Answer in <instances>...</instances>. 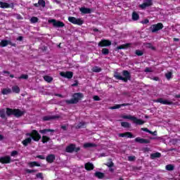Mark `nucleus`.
I'll use <instances>...</instances> for the list:
<instances>
[{"instance_id": "c9c22d12", "label": "nucleus", "mask_w": 180, "mask_h": 180, "mask_svg": "<svg viewBox=\"0 0 180 180\" xmlns=\"http://www.w3.org/2000/svg\"><path fill=\"white\" fill-rule=\"evenodd\" d=\"M38 4L41 5L43 8L46 6V2L44 0H39Z\"/></svg>"}, {"instance_id": "3c124183", "label": "nucleus", "mask_w": 180, "mask_h": 180, "mask_svg": "<svg viewBox=\"0 0 180 180\" xmlns=\"http://www.w3.org/2000/svg\"><path fill=\"white\" fill-rule=\"evenodd\" d=\"M42 176H43V174H41V173H39L37 174V178H42Z\"/></svg>"}, {"instance_id": "58836bf2", "label": "nucleus", "mask_w": 180, "mask_h": 180, "mask_svg": "<svg viewBox=\"0 0 180 180\" xmlns=\"http://www.w3.org/2000/svg\"><path fill=\"white\" fill-rule=\"evenodd\" d=\"M39 20V19L37 17H32L30 19L31 23H37V22Z\"/></svg>"}, {"instance_id": "cd10ccee", "label": "nucleus", "mask_w": 180, "mask_h": 180, "mask_svg": "<svg viewBox=\"0 0 180 180\" xmlns=\"http://www.w3.org/2000/svg\"><path fill=\"white\" fill-rule=\"evenodd\" d=\"M174 168H175V167L173 165H166V169L167 171H174Z\"/></svg>"}, {"instance_id": "f8f14e48", "label": "nucleus", "mask_w": 180, "mask_h": 180, "mask_svg": "<svg viewBox=\"0 0 180 180\" xmlns=\"http://www.w3.org/2000/svg\"><path fill=\"white\" fill-rule=\"evenodd\" d=\"M155 102L158 103H161L162 105H171V103H172L171 101L163 98H158L157 100H155Z\"/></svg>"}, {"instance_id": "c85d7f7f", "label": "nucleus", "mask_w": 180, "mask_h": 180, "mask_svg": "<svg viewBox=\"0 0 180 180\" xmlns=\"http://www.w3.org/2000/svg\"><path fill=\"white\" fill-rule=\"evenodd\" d=\"M122 106H127V104L116 105L115 106L110 107V109H119L122 108Z\"/></svg>"}, {"instance_id": "4468645a", "label": "nucleus", "mask_w": 180, "mask_h": 180, "mask_svg": "<svg viewBox=\"0 0 180 180\" xmlns=\"http://www.w3.org/2000/svg\"><path fill=\"white\" fill-rule=\"evenodd\" d=\"M0 8H13V4H8L3 1H0Z\"/></svg>"}, {"instance_id": "f704fd0d", "label": "nucleus", "mask_w": 180, "mask_h": 180, "mask_svg": "<svg viewBox=\"0 0 180 180\" xmlns=\"http://www.w3.org/2000/svg\"><path fill=\"white\" fill-rule=\"evenodd\" d=\"M49 140H50V138H49L47 136H42V143H47Z\"/></svg>"}, {"instance_id": "864d4df0", "label": "nucleus", "mask_w": 180, "mask_h": 180, "mask_svg": "<svg viewBox=\"0 0 180 180\" xmlns=\"http://www.w3.org/2000/svg\"><path fill=\"white\" fill-rule=\"evenodd\" d=\"M26 172H27V174H30L32 172H34V170L27 169Z\"/></svg>"}, {"instance_id": "4be33fe9", "label": "nucleus", "mask_w": 180, "mask_h": 180, "mask_svg": "<svg viewBox=\"0 0 180 180\" xmlns=\"http://www.w3.org/2000/svg\"><path fill=\"white\" fill-rule=\"evenodd\" d=\"M84 148H91L92 147H96V145L94 143H87L84 144Z\"/></svg>"}, {"instance_id": "5fc2aeb1", "label": "nucleus", "mask_w": 180, "mask_h": 180, "mask_svg": "<svg viewBox=\"0 0 180 180\" xmlns=\"http://www.w3.org/2000/svg\"><path fill=\"white\" fill-rule=\"evenodd\" d=\"M141 130H143V131H146L147 133H148V131H150V130H148V129H147V128H142Z\"/></svg>"}, {"instance_id": "c03bdc74", "label": "nucleus", "mask_w": 180, "mask_h": 180, "mask_svg": "<svg viewBox=\"0 0 180 180\" xmlns=\"http://www.w3.org/2000/svg\"><path fill=\"white\" fill-rule=\"evenodd\" d=\"M18 155V151L13 150L11 152V157H16Z\"/></svg>"}, {"instance_id": "8fccbe9b", "label": "nucleus", "mask_w": 180, "mask_h": 180, "mask_svg": "<svg viewBox=\"0 0 180 180\" xmlns=\"http://www.w3.org/2000/svg\"><path fill=\"white\" fill-rule=\"evenodd\" d=\"M93 98L94 101H101V99L99 98V96H94Z\"/></svg>"}, {"instance_id": "79ce46f5", "label": "nucleus", "mask_w": 180, "mask_h": 180, "mask_svg": "<svg viewBox=\"0 0 180 180\" xmlns=\"http://www.w3.org/2000/svg\"><path fill=\"white\" fill-rule=\"evenodd\" d=\"M153 71H154L153 68H146L145 69V72H153Z\"/></svg>"}, {"instance_id": "aec40b11", "label": "nucleus", "mask_w": 180, "mask_h": 180, "mask_svg": "<svg viewBox=\"0 0 180 180\" xmlns=\"http://www.w3.org/2000/svg\"><path fill=\"white\" fill-rule=\"evenodd\" d=\"M11 92L12 90L9 88L3 89L1 91V94H3V95H9Z\"/></svg>"}, {"instance_id": "f3484780", "label": "nucleus", "mask_w": 180, "mask_h": 180, "mask_svg": "<svg viewBox=\"0 0 180 180\" xmlns=\"http://www.w3.org/2000/svg\"><path fill=\"white\" fill-rule=\"evenodd\" d=\"M80 12H82V13H91V12H92V10H91V8H85V7H82L79 8Z\"/></svg>"}, {"instance_id": "5701e85b", "label": "nucleus", "mask_w": 180, "mask_h": 180, "mask_svg": "<svg viewBox=\"0 0 180 180\" xmlns=\"http://www.w3.org/2000/svg\"><path fill=\"white\" fill-rule=\"evenodd\" d=\"M13 92H15V94H19L20 92V89L18 86H14L12 87Z\"/></svg>"}, {"instance_id": "2f4dec72", "label": "nucleus", "mask_w": 180, "mask_h": 180, "mask_svg": "<svg viewBox=\"0 0 180 180\" xmlns=\"http://www.w3.org/2000/svg\"><path fill=\"white\" fill-rule=\"evenodd\" d=\"M49 131H52V132H53L54 131V130H53V129H42V130H40L39 131V133H41V134H46L47 132H49Z\"/></svg>"}, {"instance_id": "dca6fc26", "label": "nucleus", "mask_w": 180, "mask_h": 180, "mask_svg": "<svg viewBox=\"0 0 180 180\" xmlns=\"http://www.w3.org/2000/svg\"><path fill=\"white\" fill-rule=\"evenodd\" d=\"M135 141H136V143H140L141 144H147L149 143L148 140L147 139H141L140 137H137L135 139Z\"/></svg>"}, {"instance_id": "ddd939ff", "label": "nucleus", "mask_w": 180, "mask_h": 180, "mask_svg": "<svg viewBox=\"0 0 180 180\" xmlns=\"http://www.w3.org/2000/svg\"><path fill=\"white\" fill-rule=\"evenodd\" d=\"M151 5H153V1L146 0V1L143 4H141L139 6L141 8V9H144L147 8V6H151Z\"/></svg>"}, {"instance_id": "0e129e2a", "label": "nucleus", "mask_w": 180, "mask_h": 180, "mask_svg": "<svg viewBox=\"0 0 180 180\" xmlns=\"http://www.w3.org/2000/svg\"><path fill=\"white\" fill-rule=\"evenodd\" d=\"M118 49H124V47L123 46H120L118 47Z\"/></svg>"}, {"instance_id": "338daca9", "label": "nucleus", "mask_w": 180, "mask_h": 180, "mask_svg": "<svg viewBox=\"0 0 180 180\" xmlns=\"http://www.w3.org/2000/svg\"><path fill=\"white\" fill-rule=\"evenodd\" d=\"M148 133H150V134H154V133L151 131H149Z\"/></svg>"}, {"instance_id": "4c0bfd02", "label": "nucleus", "mask_w": 180, "mask_h": 180, "mask_svg": "<svg viewBox=\"0 0 180 180\" xmlns=\"http://www.w3.org/2000/svg\"><path fill=\"white\" fill-rule=\"evenodd\" d=\"M102 54H104L105 56H107V54H109V49L104 48L102 49Z\"/></svg>"}, {"instance_id": "052dcab7", "label": "nucleus", "mask_w": 180, "mask_h": 180, "mask_svg": "<svg viewBox=\"0 0 180 180\" xmlns=\"http://www.w3.org/2000/svg\"><path fill=\"white\" fill-rule=\"evenodd\" d=\"M82 126H84V124L83 123H80L78 126V127H82Z\"/></svg>"}, {"instance_id": "a18cd8bd", "label": "nucleus", "mask_w": 180, "mask_h": 180, "mask_svg": "<svg viewBox=\"0 0 180 180\" xmlns=\"http://www.w3.org/2000/svg\"><path fill=\"white\" fill-rule=\"evenodd\" d=\"M128 160H129V161H134V160H136V157L135 156H129Z\"/></svg>"}, {"instance_id": "4d7b16f0", "label": "nucleus", "mask_w": 180, "mask_h": 180, "mask_svg": "<svg viewBox=\"0 0 180 180\" xmlns=\"http://www.w3.org/2000/svg\"><path fill=\"white\" fill-rule=\"evenodd\" d=\"M5 74H6V75H9V72H8V71H4V72H3V75H5Z\"/></svg>"}, {"instance_id": "39448f33", "label": "nucleus", "mask_w": 180, "mask_h": 180, "mask_svg": "<svg viewBox=\"0 0 180 180\" xmlns=\"http://www.w3.org/2000/svg\"><path fill=\"white\" fill-rule=\"evenodd\" d=\"M82 98H84V94L82 93H77L73 95V98L68 100L66 102L67 103H78V101L79 99H82Z\"/></svg>"}, {"instance_id": "f257e3e1", "label": "nucleus", "mask_w": 180, "mask_h": 180, "mask_svg": "<svg viewBox=\"0 0 180 180\" xmlns=\"http://www.w3.org/2000/svg\"><path fill=\"white\" fill-rule=\"evenodd\" d=\"M26 136L27 138L22 141V143L25 146L30 144V143H32V140H34V141H39V140L41 139V136L36 130H33L31 134H27Z\"/></svg>"}, {"instance_id": "bf43d9fd", "label": "nucleus", "mask_w": 180, "mask_h": 180, "mask_svg": "<svg viewBox=\"0 0 180 180\" xmlns=\"http://www.w3.org/2000/svg\"><path fill=\"white\" fill-rule=\"evenodd\" d=\"M174 41H179V39L174 38Z\"/></svg>"}, {"instance_id": "69168bd1", "label": "nucleus", "mask_w": 180, "mask_h": 180, "mask_svg": "<svg viewBox=\"0 0 180 180\" xmlns=\"http://www.w3.org/2000/svg\"><path fill=\"white\" fill-rule=\"evenodd\" d=\"M4 139V136L2 135H0V140H2Z\"/></svg>"}, {"instance_id": "ea45409f", "label": "nucleus", "mask_w": 180, "mask_h": 180, "mask_svg": "<svg viewBox=\"0 0 180 180\" xmlns=\"http://www.w3.org/2000/svg\"><path fill=\"white\" fill-rule=\"evenodd\" d=\"M165 77L167 79H171V77H172V72H169L165 74Z\"/></svg>"}, {"instance_id": "1a4fd4ad", "label": "nucleus", "mask_w": 180, "mask_h": 180, "mask_svg": "<svg viewBox=\"0 0 180 180\" xmlns=\"http://www.w3.org/2000/svg\"><path fill=\"white\" fill-rule=\"evenodd\" d=\"M79 150V148H76L75 145L70 144L66 147V153H72V151H75V153H78Z\"/></svg>"}, {"instance_id": "9b49d317", "label": "nucleus", "mask_w": 180, "mask_h": 180, "mask_svg": "<svg viewBox=\"0 0 180 180\" xmlns=\"http://www.w3.org/2000/svg\"><path fill=\"white\" fill-rule=\"evenodd\" d=\"M60 75L61 77H63V78H68V79H71L74 74L72 73V72H60Z\"/></svg>"}, {"instance_id": "bb28decb", "label": "nucleus", "mask_w": 180, "mask_h": 180, "mask_svg": "<svg viewBox=\"0 0 180 180\" xmlns=\"http://www.w3.org/2000/svg\"><path fill=\"white\" fill-rule=\"evenodd\" d=\"M44 79L46 82H51V81H53V77H51L49 75H46V76L44 77Z\"/></svg>"}, {"instance_id": "2eb2a0df", "label": "nucleus", "mask_w": 180, "mask_h": 180, "mask_svg": "<svg viewBox=\"0 0 180 180\" xmlns=\"http://www.w3.org/2000/svg\"><path fill=\"white\" fill-rule=\"evenodd\" d=\"M0 162L2 164H9L11 162V157L5 156L3 158H0Z\"/></svg>"}, {"instance_id": "a878e982", "label": "nucleus", "mask_w": 180, "mask_h": 180, "mask_svg": "<svg viewBox=\"0 0 180 180\" xmlns=\"http://www.w3.org/2000/svg\"><path fill=\"white\" fill-rule=\"evenodd\" d=\"M91 70L94 72H101L102 71V69L98 66L93 67Z\"/></svg>"}, {"instance_id": "20e7f679", "label": "nucleus", "mask_w": 180, "mask_h": 180, "mask_svg": "<svg viewBox=\"0 0 180 180\" xmlns=\"http://www.w3.org/2000/svg\"><path fill=\"white\" fill-rule=\"evenodd\" d=\"M23 111H20L18 109H11V108H7L6 109V115L8 116H11V115H13L16 117H20V116H22L23 115Z\"/></svg>"}, {"instance_id": "13d9d810", "label": "nucleus", "mask_w": 180, "mask_h": 180, "mask_svg": "<svg viewBox=\"0 0 180 180\" xmlns=\"http://www.w3.org/2000/svg\"><path fill=\"white\" fill-rule=\"evenodd\" d=\"M153 81H158L159 79L158 77H153Z\"/></svg>"}, {"instance_id": "9d476101", "label": "nucleus", "mask_w": 180, "mask_h": 180, "mask_svg": "<svg viewBox=\"0 0 180 180\" xmlns=\"http://www.w3.org/2000/svg\"><path fill=\"white\" fill-rule=\"evenodd\" d=\"M112 44V42L110 40L108 39H103L98 43L99 47H108V46H110Z\"/></svg>"}, {"instance_id": "423d86ee", "label": "nucleus", "mask_w": 180, "mask_h": 180, "mask_svg": "<svg viewBox=\"0 0 180 180\" xmlns=\"http://www.w3.org/2000/svg\"><path fill=\"white\" fill-rule=\"evenodd\" d=\"M68 20L70 23H72L73 25H78L79 26H81V25H83L84 23V20L82 19L76 18L75 17H69Z\"/></svg>"}, {"instance_id": "0eeeda50", "label": "nucleus", "mask_w": 180, "mask_h": 180, "mask_svg": "<svg viewBox=\"0 0 180 180\" xmlns=\"http://www.w3.org/2000/svg\"><path fill=\"white\" fill-rule=\"evenodd\" d=\"M162 27H164V25H162V23L159 22L156 25H151L150 30H151L152 33H155V32H158V30H161V29H162Z\"/></svg>"}, {"instance_id": "a211bd4d", "label": "nucleus", "mask_w": 180, "mask_h": 180, "mask_svg": "<svg viewBox=\"0 0 180 180\" xmlns=\"http://www.w3.org/2000/svg\"><path fill=\"white\" fill-rule=\"evenodd\" d=\"M119 136L120 137H127L128 139H132L133 134H131V133H130V132H126L124 134H120Z\"/></svg>"}, {"instance_id": "09e8293b", "label": "nucleus", "mask_w": 180, "mask_h": 180, "mask_svg": "<svg viewBox=\"0 0 180 180\" xmlns=\"http://www.w3.org/2000/svg\"><path fill=\"white\" fill-rule=\"evenodd\" d=\"M107 167H109V168L112 167V166L113 165V162H108L106 164Z\"/></svg>"}, {"instance_id": "774afa93", "label": "nucleus", "mask_w": 180, "mask_h": 180, "mask_svg": "<svg viewBox=\"0 0 180 180\" xmlns=\"http://www.w3.org/2000/svg\"><path fill=\"white\" fill-rule=\"evenodd\" d=\"M39 3L38 4H35L34 6L37 7V6H39Z\"/></svg>"}, {"instance_id": "6e6d98bb", "label": "nucleus", "mask_w": 180, "mask_h": 180, "mask_svg": "<svg viewBox=\"0 0 180 180\" xmlns=\"http://www.w3.org/2000/svg\"><path fill=\"white\" fill-rule=\"evenodd\" d=\"M17 40H18L19 41H22V40H23V37H19L18 38H17Z\"/></svg>"}, {"instance_id": "6e6552de", "label": "nucleus", "mask_w": 180, "mask_h": 180, "mask_svg": "<svg viewBox=\"0 0 180 180\" xmlns=\"http://www.w3.org/2000/svg\"><path fill=\"white\" fill-rule=\"evenodd\" d=\"M49 23H52L54 27H64V22L56 20H49Z\"/></svg>"}, {"instance_id": "7c9ffc66", "label": "nucleus", "mask_w": 180, "mask_h": 180, "mask_svg": "<svg viewBox=\"0 0 180 180\" xmlns=\"http://www.w3.org/2000/svg\"><path fill=\"white\" fill-rule=\"evenodd\" d=\"M6 110L5 109H2L0 110V117H1V119H5V113H6Z\"/></svg>"}, {"instance_id": "473e14b6", "label": "nucleus", "mask_w": 180, "mask_h": 180, "mask_svg": "<svg viewBox=\"0 0 180 180\" xmlns=\"http://www.w3.org/2000/svg\"><path fill=\"white\" fill-rule=\"evenodd\" d=\"M151 158H159V157H161V153H153L150 155Z\"/></svg>"}, {"instance_id": "72a5a7b5", "label": "nucleus", "mask_w": 180, "mask_h": 180, "mask_svg": "<svg viewBox=\"0 0 180 180\" xmlns=\"http://www.w3.org/2000/svg\"><path fill=\"white\" fill-rule=\"evenodd\" d=\"M132 19H133V20H139V14H137L136 13L134 12L132 13Z\"/></svg>"}, {"instance_id": "6ab92c4d", "label": "nucleus", "mask_w": 180, "mask_h": 180, "mask_svg": "<svg viewBox=\"0 0 180 180\" xmlns=\"http://www.w3.org/2000/svg\"><path fill=\"white\" fill-rule=\"evenodd\" d=\"M85 169L87 171H91V169H94V165L91 162H88L85 164Z\"/></svg>"}, {"instance_id": "680f3d73", "label": "nucleus", "mask_w": 180, "mask_h": 180, "mask_svg": "<svg viewBox=\"0 0 180 180\" xmlns=\"http://www.w3.org/2000/svg\"><path fill=\"white\" fill-rule=\"evenodd\" d=\"M110 171H111V172H113V171H115V169L112 167H110Z\"/></svg>"}, {"instance_id": "7ed1b4c3", "label": "nucleus", "mask_w": 180, "mask_h": 180, "mask_svg": "<svg viewBox=\"0 0 180 180\" xmlns=\"http://www.w3.org/2000/svg\"><path fill=\"white\" fill-rule=\"evenodd\" d=\"M122 119H128L129 120H132L135 124H144L146 122L143 121V120L138 119L137 117L134 116H131V115H122Z\"/></svg>"}, {"instance_id": "412c9836", "label": "nucleus", "mask_w": 180, "mask_h": 180, "mask_svg": "<svg viewBox=\"0 0 180 180\" xmlns=\"http://www.w3.org/2000/svg\"><path fill=\"white\" fill-rule=\"evenodd\" d=\"M55 159H56V156H54V155H49L46 158V161L48 162H53V161H54Z\"/></svg>"}, {"instance_id": "603ef678", "label": "nucleus", "mask_w": 180, "mask_h": 180, "mask_svg": "<svg viewBox=\"0 0 180 180\" xmlns=\"http://www.w3.org/2000/svg\"><path fill=\"white\" fill-rule=\"evenodd\" d=\"M148 20H143V21H142V23L143 24V25H147V23H148Z\"/></svg>"}, {"instance_id": "c756f323", "label": "nucleus", "mask_w": 180, "mask_h": 180, "mask_svg": "<svg viewBox=\"0 0 180 180\" xmlns=\"http://www.w3.org/2000/svg\"><path fill=\"white\" fill-rule=\"evenodd\" d=\"M95 176H97V178L102 179V178L103 177V173L100 172H96L95 173Z\"/></svg>"}, {"instance_id": "37998d69", "label": "nucleus", "mask_w": 180, "mask_h": 180, "mask_svg": "<svg viewBox=\"0 0 180 180\" xmlns=\"http://www.w3.org/2000/svg\"><path fill=\"white\" fill-rule=\"evenodd\" d=\"M136 56H143V51L136 50Z\"/></svg>"}, {"instance_id": "e2e57ef3", "label": "nucleus", "mask_w": 180, "mask_h": 180, "mask_svg": "<svg viewBox=\"0 0 180 180\" xmlns=\"http://www.w3.org/2000/svg\"><path fill=\"white\" fill-rule=\"evenodd\" d=\"M101 157H106V155H105V153H102V154L101 155Z\"/></svg>"}, {"instance_id": "b1692460", "label": "nucleus", "mask_w": 180, "mask_h": 180, "mask_svg": "<svg viewBox=\"0 0 180 180\" xmlns=\"http://www.w3.org/2000/svg\"><path fill=\"white\" fill-rule=\"evenodd\" d=\"M8 44H9V41H6V40H2L0 43V46L1 47H6Z\"/></svg>"}, {"instance_id": "de8ad7c7", "label": "nucleus", "mask_w": 180, "mask_h": 180, "mask_svg": "<svg viewBox=\"0 0 180 180\" xmlns=\"http://www.w3.org/2000/svg\"><path fill=\"white\" fill-rule=\"evenodd\" d=\"M44 120H50L51 119V117L50 116H45L44 117Z\"/></svg>"}, {"instance_id": "f03ea898", "label": "nucleus", "mask_w": 180, "mask_h": 180, "mask_svg": "<svg viewBox=\"0 0 180 180\" xmlns=\"http://www.w3.org/2000/svg\"><path fill=\"white\" fill-rule=\"evenodd\" d=\"M122 75H120V74L116 72L114 75L115 78H116V79H120V81H124V82H127V81H129V79H130V73H129V71L127 70H124L122 72Z\"/></svg>"}, {"instance_id": "e433bc0d", "label": "nucleus", "mask_w": 180, "mask_h": 180, "mask_svg": "<svg viewBox=\"0 0 180 180\" xmlns=\"http://www.w3.org/2000/svg\"><path fill=\"white\" fill-rule=\"evenodd\" d=\"M121 126H122V127H130V124L129 122H124L121 123Z\"/></svg>"}, {"instance_id": "a19ab883", "label": "nucleus", "mask_w": 180, "mask_h": 180, "mask_svg": "<svg viewBox=\"0 0 180 180\" xmlns=\"http://www.w3.org/2000/svg\"><path fill=\"white\" fill-rule=\"evenodd\" d=\"M18 78H19V79H27L29 78V76L27 75H22Z\"/></svg>"}, {"instance_id": "393cba45", "label": "nucleus", "mask_w": 180, "mask_h": 180, "mask_svg": "<svg viewBox=\"0 0 180 180\" xmlns=\"http://www.w3.org/2000/svg\"><path fill=\"white\" fill-rule=\"evenodd\" d=\"M30 167H40V164H39L37 162H30L28 163Z\"/></svg>"}, {"instance_id": "49530a36", "label": "nucleus", "mask_w": 180, "mask_h": 180, "mask_svg": "<svg viewBox=\"0 0 180 180\" xmlns=\"http://www.w3.org/2000/svg\"><path fill=\"white\" fill-rule=\"evenodd\" d=\"M37 158H39L40 160H46V157L44 155H38Z\"/></svg>"}]
</instances>
